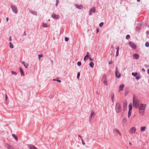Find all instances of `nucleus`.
Instances as JSON below:
<instances>
[{
	"mask_svg": "<svg viewBox=\"0 0 149 149\" xmlns=\"http://www.w3.org/2000/svg\"><path fill=\"white\" fill-rule=\"evenodd\" d=\"M121 108L120 104L118 102L116 103L115 106L116 112L117 113L120 112L121 111Z\"/></svg>",
	"mask_w": 149,
	"mask_h": 149,
	"instance_id": "nucleus-1",
	"label": "nucleus"
},
{
	"mask_svg": "<svg viewBox=\"0 0 149 149\" xmlns=\"http://www.w3.org/2000/svg\"><path fill=\"white\" fill-rule=\"evenodd\" d=\"M101 81L105 85L107 86L108 85L107 77L105 74H104L103 76Z\"/></svg>",
	"mask_w": 149,
	"mask_h": 149,
	"instance_id": "nucleus-2",
	"label": "nucleus"
},
{
	"mask_svg": "<svg viewBox=\"0 0 149 149\" xmlns=\"http://www.w3.org/2000/svg\"><path fill=\"white\" fill-rule=\"evenodd\" d=\"M11 8L13 13L15 14H17V8L15 5H12L11 6Z\"/></svg>",
	"mask_w": 149,
	"mask_h": 149,
	"instance_id": "nucleus-3",
	"label": "nucleus"
},
{
	"mask_svg": "<svg viewBox=\"0 0 149 149\" xmlns=\"http://www.w3.org/2000/svg\"><path fill=\"white\" fill-rule=\"evenodd\" d=\"M133 105L134 107L136 108H137L138 107V105L137 104V100L135 99V97L134 96L133 97Z\"/></svg>",
	"mask_w": 149,
	"mask_h": 149,
	"instance_id": "nucleus-4",
	"label": "nucleus"
},
{
	"mask_svg": "<svg viewBox=\"0 0 149 149\" xmlns=\"http://www.w3.org/2000/svg\"><path fill=\"white\" fill-rule=\"evenodd\" d=\"M146 105L144 104H141L139 107V110H144Z\"/></svg>",
	"mask_w": 149,
	"mask_h": 149,
	"instance_id": "nucleus-5",
	"label": "nucleus"
},
{
	"mask_svg": "<svg viewBox=\"0 0 149 149\" xmlns=\"http://www.w3.org/2000/svg\"><path fill=\"white\" fill-rule=\"evenodd\" d=\"M96 12V9L95 7H93L91 8L89 12V14L91 15L92 14V13H95Z\"/></svg>",
	"mask_w": 149,
	"mask_h": 149,
	"instance_id": "nucleus-6",
	"label": "nucleus"
},
{
	"mask_svg": "<svg viewBox=\"0 0 149 149\" xmlns=\"http://www.w3.org/2000/svg\"><path fill=\"white\" fill-rule=\"evenodd\" d=\"M136 132V128L134 127H132L129 130L130 134L135 133Z\"/></svg>",
	"mask_w": 149,
	"mask_h": 149,
	"instance_id": "nucleus-7",
	"label": "nucleus"
},
{
	"mask_svg": "<svg viewBox=\"0 0 149 149\" xmlns=\"http://www.w3.org/2000/svg\"><path fill=\"white\" fill-rule=\"evenodd\" d=\"M130 46V47L134 49H135L136 48V45L133 42H130L129 43Z\"/></svg>",
	"mask_w": 149,
	"mask_h": 149,
	"instance_id": "nucleus-8",
	"label": "nucleus"
},
{
	"mask_svg": "<svg viewBox=\"0 0 149 149\" xmlns=\"http://www.w3.org/2000/svg\"><path fill=\"white\" fill-rule=\"evenodd\" d=\"M113 130L114 133H116L117 134H119L120 136H122L121 133L118 129L115 128L113 129Z\"/></svg>",
	"mask_w": 149,
	"mask_h": 149,
	"instance_id": "nucleus-9",
	"label": "nucleus"
},
{
	"mask_svg": "<svg viewBox=\"0 0 149 149\" xmlns=\"http://www.w3.org/2000/svg\"><path fill=\"white\" fill-rule=\"evenodd\" d=\"M28 146L29 149H38L36 147L32 144H28Z\"/></svg>",
	"mask_w": 149,
	"mask_h": 149,
	"instance_id": "nucleus-10",
	"label": "nucleus"
},
{
	"mask_svg": "<svg viewBox=\"0 0 149 149\" xmlns=\"http://www.w3.org/2000/svg\"><path fill=\"white\" fill-rule=\"evenodd\" d=\"M52 17L54 19H59V15H56L54 14H53L52 15Z\"/></svg>",
	"mask_w": 149,
	"mask_h": 149,
	"instance_id": "nucleus-11",
	"label": "nucleus"
},
{
	"mask_svg": "<svg viewBox=\"0 0 149 149\" xmlns=\"http://www.w3.org/2000/svg\"><path fill=\"white\" fill-rule=\"evenodd\" d=\"M116 76L118 78H119L120 77V74L119 73V72H118V68H116Z\"/></svg>",
	"mask_w": 149,
	"mask_h": 149,
	"instance_id": "nucleus-12",
	"label": "nucleus"
},
{
	"mask_svg": "<svg viewBox=\"0 0 149 149\" xmlns=\"http://www.w3.org/2000/svg\"><path fill=\"white\" fill-rule=\"evenodd\" d=\"M94 115V111H91L89 116V120L91 122L92 120V117Z\"/></svg>",
	"mask_w": 149,
	"mask_h": 149,
	"instance_id": "nucleus-13",
	"label": "nucleus"
},
{
	"mask_svg": "<svg viewBox=\"0 0 149 149\" xmlns=\"http://www.w3.org/2000/svg\"><path fill=\"white\" fill-rule=\"evenodd\" d=\"M110 96L112 102L114 103L115 100L114 93H111V94Z\"/></svg>",
	"mask_w": 149,
	"mask_h": 149,
	"instance_id": "nucleus-14",
	"label": "nucleus"
},
{
	"mask_svg": "<svg viewBox=\"0 0 149 149\" xmlns=\"http://www.w3.org/2000/svg\"><path fill=\"white\" fill-rule=\"evenodd\" d=\"M75 6L76 8L78 9H82L83 8V6L81 5H79L78 4H76L75 5Z\"/></svg>",
	"mask_w": 149,
	"mask_h": 149,
	"instance_id": "nucleus-15",
	"label": "nucleus"
},
{
	"mask_svg": "<svg viewBox=\"0 0 149 149\" xmlns=\"http://www.w3.org/2000/svg\"><path fill=\"white\" fill-rule=\"evenodd\" d=\"M133 57L136 59H138L139 58V56L137 54H135L133 55Z\"/></svg>",
	"mask_w": 149,
	"mask_h": 149,
	"instance_id": "nucleus-16",
	"label": "nucleus"
},
{
	"mask_svg": "<svg viewBox=\"0 0 149 149\" xmlns=\"http://www.w3.org/2000/svg\"><path fill=\"white\" fill-rule=\"evenodd\" d=\"M124 87V84H121L119 86V90L120 91H123V88Z\"/></svg>",
	"mask_w": 149,
	"mask_h": 149,
	"instance_id": "nucleus-17",
	"label": "nucleus"
},
{
	"mask_svg": "<svg viewBox=\"0 0 149 149\" xmlns=\"http://www.w3.org/2000/svg\"><path fill=\"white\" fill-rule=\"evenodd\" d=\"M116 49H117V51H116V57L117 56H118L119 47H116Z\"/></svg>",
	"mask_w": 149,
	"mask_h": 149,
	"instance_id": "nucleus-18",
	"label": "nucleus"
},
{
	"mask_svg": "<svg viewBox=\"0 0 149 149\" xmlns=\"http://www.w3.org/2000/svg\"><path fill=\"white\" fill-rule=\"evenodd\" d=\"M139 112L140 114L143 116L145 113L144 110H139Z\"/></svg>",
	"mask_w": 149,
	"mask_h": 149,
	"instance_id": "nucleus-19",
	"label": "nucleus"
},
{
	"mask_svg": "<svg viewBox=\"0 0 149 149\" xmlns=\"http://www.w3.org/2000/svg\"><path fill=\"white\" fill-rule=\"evenodd\" d=\"M19 70L21 75L22 76L24 75V73L22 69L21 68H20Z\"/></svg>",
	"mask_w": 149,
	"mask_h": 149,
	"instance_id": "nucleus-20",
	"label": "nucleus"
},
{
	"mask_svg": "<svg viewBox=\"0 0 149 149\" xmlns=\"http://www.w3.org/2000/svg\"><path fill=\"white\" fill-rule=\"evenodd\" d=\"M122 122L123 125L125 124L127 122L126 119L125 118H124L122 120Z\"/></svg>",
	"mask_w": 149,
	"mask_h": 149,
	"instance_id": "nucleus-21",
	"label": "nucleus"
},
{
	"mask_svg": "<svg viewBox=\"0 0 149 149\" xmlns=\"http://www.w3.org/2000/svg\"><path fill=\"white\" fill-rule=\"evenodd\" d=\"M146 129L145 127H141V132H143Z\"/></svg>",
	"mask_w": 149,
	"mask_h": 149,
	"instance_id": "nucleus-22",
	"label": "nucleus"
},
{
	"mask_svg": "<svg viewBox=\"0 0 149 149\" xmlns=\"http://www.w3.org/2000/svg\"><path fill=\"white\" fill-rule=\"evenodd\" d=\"M30 13L32 14H33L36 15H37V12L35 11H30Z\"/></svg>",
	"mask_w": 149,
	"mask_h": 149,
	"instance_id": "nucleus-23",
	"label": "nucleus"
},
{
	"mask_svg": "<svg viewBox=\"0 0 149 149\" xmlns=\"http://www.w3.org/2000/svg\"><path fill=\"white\" fill-rule=\"evenodd\" d=\"M12 136L14 137L16 141H17L18 138L17 136L15 134H13L12 135Z\"/></svg>",
	"mask_w": 149,
	"mask_h": 149,
	"instance_id": "nucleus-24",
	"label": "nucleus"
},
{
	"mask_svg": "<svg viewBox=\"0 0 149 149\" xmlns=\"http://www.w3.org/2000/svg\"><path fill=\"white\" fill-rule=\"evenodd\" d=\"M129 110L130 111H132V103H130L129 105Z\"/></svg>",
	"mask_w": 149,
	"mask_h": 149,
	"instance_id": "nucleus-25",
	"label": "nucleus"
},
{
	"mask_svg": "<svg viewBox=\"0 0 149 149\" xmlns=\"http://www.w3.org/2000/svg\"><path fill=\"white\" fill-rule=\"evenodd\" d=\"M94 65V64L93 62H91L90 63V65L91 68H93Z\"/></svg>",
	"mask_w": 149,
	"mask_h": 149,
	"instance_id": "nucleus-26",
	"label": "nucleus"
},
{
	"mask_svg": "<svg viewBox=\"0 0 149 149\" xmlns=\"http://www.w3.org/2000/svg\"><path fill=\"white\" fill-rule=\"evenodd\" d=\"M10 47L11 48H13L14 47L12 43L11 42L9 43Z\"/></svg>",
	"mask_w": 149,
	"mask_h": 149,
	"instance_id": "nucleus-27",
	"label": "nucleus"
},
{
	"mask_svg": "<svg viewBox=\"0 0 149 149\" xmlns=\"http://www.w3.org/2000/svg\"><path fill=\"white\" fill-rule=\"evenodd\" d=\"M131 111L129 110L128 113V118H129L131 115Z\"/></svg>",
	"mask_w": 149,
	"mask_h": 149,
	"instance_id": "nucleus-28",
	"label": "nucleus"
},
{
	"mask_svg": "<svg viewBox=\"0 0 149 149\" xmlns=\"http://www.w3.org/2000/svg\"><path fill=\"white\" fill-rule=\"evenodd\" d=\"M42 26L43 27L45 28L47 27V24L45 23H43L42 24Z\"/></svg>",
	"mask_w": 149,
	"mask_h": 149,
	"instance_id": "nucleus-29",
	"label": "nucleus"
},
{
	"mask_svg": "<svg viewBox=\"0 0 149 149\" xmlns=\"http://www.w3.org/2000/svg\"><path fill=\"white\" fill-rule=\"evenodd\" d=\"M137 74V72H132V74L134 76H136Z\"/></svg>",
	"mask_w": 149,
	"mask_h": 149,
	"instance_id": "nucleus-30",
	"label": "nucleus"
},
{
	"mask_svg": "<svg viewBox=\"0 0 149 149\" xmlns=\"http://www.w3.org/2000/svg\"><path fill=\"white\" fill-rule=\"evenodd\" d=\"M11 73L12 74H14L15 75H17V73L15 72H14L13 71H12L11 72Z\"/></svg>",
	"mask_w": 149,
	"mask_h": 149,
	"instance_id": "nucleus-31",
	"label": "nucleus"
},
{
	"mask_svg": "<svg viewBox=\"0 0 149 149\" xmlns=\"http://www.w3.org/2000/svg\"><path fill=\"white\" fill-rule=\"evenodd\" d=\"M127 104L126 102L124 103L123 105L124 108H127Z\"/></svg>",
	"mask_w": 149,
	"mask_h": 149,
	"instance_id": "nucleus-32",
	"label": "nucleus"
},
{
	"mask_svg": "<svg viewBox=\"0 0 149 149\" xmlns=\"http://www.w3.org/2000/svg\"><path fill=\"white\" fill-rule=\"evenodd\" d=\"M88 55H86L85 56V57L84 58V60L85 62H86V58H88Z\"/></svg>",
	"mask_w": 149,
	"mask_h": 149,
	"instance_id": "nucleus-33",
	"label": "nucleus"
},
{
	"mask_svg": "<svg viewBox=\"0 0 149 149\" xmlns=\"http://www.w3.org/2000/svg\"><path fill=\"white\" fill-rule=\"evenodd\" d=\"M145 45L146 47H148L149 46V43L148 42H146Z\"/></svg>",
	"mask_w": 149,
	"mask_h": 149,
	"instance_id": "nucleus-34",
	"label": "nucleus"
},
{
	"mask_svg": "<svg viewBox=\"0 0 149 149\" xmlns=\"http://www.w3.org/2000/svg\"><path fill=\"white\" fill-rule=\"evenodd\" d=\"M81 62L80 61H78L77 63V64L78 66H80L81 65Z\"/></svg>",
	"mask_w": 149,
	"mask_h": 149,
	"instance_id": "nucleus-35",
	"label": "nucleus"
},
{
	"mask_svg": "<svg viewBox=\"0 0 149 149\" xmlns=\"http://www.w3.org/2000/svg\"><path fill=\"white\" fill-rule=\"evenodd\" d=\"M24 66L26 68H27L28 66V64H24Z\"/></svg>",
	"mask_w": 149,
	"mask_h": 149,
	"instance_id": "nucleus-36",
	"label": "nucleus"
},
{
	"mask_svg": "<svg viewBox=\"0 0 149 149\" xmlns=\"http://www.w3.org/2000/svg\"><path fill=\"white\" fill-rule=\"evenodd\" d=\"M103 24H104V23L103 22H101L99 24V26L101 27H102L103 26Z\"/></svg>",
	"mask_w": 149,
	"mask_h": 149,
	"instance_id": "nucleus-37",
	"label": "nucleus"
},
{
	"mask_svg": "<svg viewBox=\"0 0 149 149\" xmlns=\"http://www.w3.org/2000/svg\"><path fill=\"white\" fill-rule=\"evenodd\" d=\"M130 37V36L129 35H127L126 37V38L127 39H128Z\"/></svg>",
	"mask_w": 149,
	"mask_h": 149,
	"instance_id": "nucleus-38",
	"label": "nucleus"
},
{
	"mask_svg": "<svg viewBox=\"0 0 149 149\" xmlns=\"http://www.w3.org/2000/svg\"><path fill=\"white\" fill-rule=\"evenodd\" d=\"M43 56V55L42 54H39L38 55V58H39V60L40 59V58L42 57Z\"/></svg>",
	"mask_w": 149,
	"mask_h": 149,
	"instance_id": "nucleus-39",
	"label": "nucleus"
},
{
	"mask_svg": "<svg viewBox=\"0 0 149 149\" xmlns=\"http://www.w3.org/2000/svg\"><path fill=\"white\" fill-rule=\"evenodd\" d=\"M53 80L54 81H57L58 82H59V83L61 82V81L60 80L58 79H54Z\"/></svg>",
	"mask_w": 149,
	"mask_h": 149,
	"instance_id": "nucleus-40",
	"label": "nucleus"
},
{
	"mask_svg": "<svg viewBox=\"0 0 149 149\" xmlns=\"http://www.w3.org/2000/svg\"><path fill=\"white\" fill-rule=\"evenodd\" d=\"M128 91H126L125 92V95H127L128 94Z\"/></svg>",
	"mask_w": 149,
	"mask_h": 149,
	"instance_id": "nucleus-41",
	"label": "nucleus"
},
{
	"mask_svg": "<svg viewBox=\"0 0 149 149\" xmlns=\"http://www.w3.org/2000/svg\"><path fill=\"white\" fill-rule=\"evenodd\" d=\"M80 75V73L79 72L78 73L77 77L78 79H79V77Z\"/></svg>",
	"mask_w": 149,
	"mask_h": 149,
	"instance_id": "nucleus-42",
	"label": "nucleus"
},
{
	"mask_svg": "<svg viewBox=\"0 0 149 149\" xmlns=\"http://www.w3.org/2000/svg\"><path fill=\"white\" fill-rule=\"evenodd\" d=\"M141 77L139 76H137L136 77V79H139Z\"/></svg>",
	"mask_w": 149,
	"mask_h": 149,
	"instance_id": "nucleus-43",
	"label": "nucleus"
},
{
	"mask_svg": "<svg viewBox=\"0 0 149 149\" xmlns=\"http://www.w3.org/2000/svg\"><path fill=\"white\" fill-rule=\"evenodd\" d=\"M69 40V38L67 37H66L65 38V41L66 42L68 41Z\"/></svg>",
	"mask_w": 149,
	"mask_h": 149,
	"instance_id": "nucleus-44",
	"label": "nucleus"
},
{
	"mask_svg": "<svg viewBox=\"0 0 149 149\" xmlns=\"http://www.w3.org/2000/svg\"><path fill=\"white\" fill-rule=\"evenodd\" d=\"M58 2H59L58 1L56 0V6H57L58 5Z\"/></svg>",
	"mask_w": 149,
	"mask_h": 149,
	"instance_id": "nucleus-45",
	"label": "nucleus"
},
{
	"mask_svg": "<svg viewBox=\"0 0 149 149\" xmlns=\"http://www.w3.org/2000/svg\"><path fill=\"white\" fill-rule=\"evenodd\" d=\"M22 36H26V31H24V33L23 34H22Z\"/></svg>",
	"mask_w": 149,
	"mask_h": 149,
	"instance_id": "nucleus-46",
	"label": "nucleus"
},
{
	"mask_svg": "<svg viewBox=\"0 0 149 149\" xmlns=\"http://www.w3.org/2000/svg\"><path fill=\"white\" fill-rule=\"evenodd\" d=\"M81 141H82V143L84 145L85 144V143L83 141V139H81Z\"/></svg>",
	"mask_w": 149,
	"mask_h": 149,
	"instance_id": "nucleus-47",
	"label": "nucleus"
},
{
	"mask_svg": "<svg viewBox=\"0 0 149 149\" xmlns=\"http://www.w3.org/2000/svg\"><path fill=\"white\" fill-rule=\"evenodd\" d=\"M112 63V61H109V65H110V64H111Z\"/></svg>",
	"mask_w": 149,
	"mask_h": 149,
	"instance_id": "nucleus-48",
	"label": "nucleus"
},
{
	"mask_svg": "<svg viewBox=\"0 0 149 149\" xmlns=\"http://www.w3.org/2000/svg\"><path fill=\"white\" fill-rule=\"evenodd\" d=\"M9 40L11 41L12 40V38H11V36H10V37H9Z\"/></svg>",
	"mask_w": 149,
	"mask_h": 149,
	"instance_id": "nucleus-49",
	"label": "nucleus"
},
{
	"mask_svg": "<svg viewBox=\"0 0 149 149\" xmlns=\"http://www.w3.org/2000/svg\"><path fill=\"white\" fill-rule=\"evenodd\" d=\"M142 71H143L144 72H145V69L143 68H142Z\"/></svg>",
	"mask_w": 149,
	"mask_h": 149,
	"instance_id": "nucleus-50",
	"label": "nucleus"
},
{
	"mask_svg": "<svg viewBox=\"0 0 149 149\" xmlns=\"http://www.w3.org/2000/svg\"><path fill=\"white\" fill-rule=\"evenodd\" d=\"M96 31H97V33L99 32V30L98 29H96Z\"/></svg>",
	"mask_w": 149,
	"mask_h": 149,
	"instance_id": "nucleus-51",
	"label": "nucleus"
},
{
	"mask_svg": "<svg viewBox=\"0 0 149 149\" xmlns=\"http://www.w3.org/2000/svg\"><path fill=\"white\" fill-rule=\"evenodd\" d=\"M78 136L79 137H80V138H81V139H82V137H81V135H78Z\"/></svg>",
	"mask_w": 149,
	"mask_h": 149,
	"instance_id": "nucleus-52",
	"label": "nucleus"
},
{
	"mask_svg": "<svg viewBox=\"0 0 149 149\" xmlns=\"http://www.w3.org/2000/svg\"><path fill=\"white\" fill-rule=\"evenodd\" d=\"M5 98H6V100H7V95L6 94L5 95Z\"/></svg>",
	"mask_w": 149,
	"mask_h": 149,
	"instance_id": "nucleus-53",
	"label": "nucleus"
},
{
	"mask_svg": "<svg viewBox=\"0 0 149 149\" xmlns=\"http://www.w3.org/2000/svg\"><path fill=\"white\" fill-rule=\"evenodd\" d=\"M89 59L90 61H93V59L92 58H89Z\"/></svg>",
	"mask_w": 149,
	"mask_h": 149,
	"instance_id": "nucleus-54",
	"label": "nucleus"
},
{
	"mask_svg": "<svg viewBox=\"0 0 149 149\" xmlns=\"http://www.w3.org/2000/svg\"><path fill=\"white\" fill-rule=\"evenodd\" d=\"M21 63L22 64H23L24 65V64H25V62H21Z\"/></svg>",
	"mask_w": 149,
	"mask_h": 149,
	"instance_id": "nucleus-55",
	"label": "nucleus"
},
{
	"mask_svg": "<svg viewBox=\"0 0 149 149\" xmlns=\"http://www.w3.org/2000/svg\"><path fill=\"white\" fill-rule=\"evenodd\" d=\"M145 66H146V67H149V65H146V64L145 65Z\"/></svg>",
	"mask_w": 149,
	"mask_h": 149,
	"instance_id": "nucleus-56",
	"label": "nucleus"
},
{
	"mask_svg": "<svg viewBox=\"0 0 149 149\" xmlns=\"http://www.w3.org/2000/svg\"><path fill=\"white\" fill-rule=\"evenodd\" d=\"M86 54H87L86 55H88H88L89 54V53L88 52H87L86 53Z\"/></svg>",
	"mask_w": 149,
	"mask_h": 149,
	"instance_id": "nucleus-57",
	"label": "nucleus"
},
{
	"mask_svg": "<svg viewBox=\"0 0 149 149\" xmlns=\"http://www.w3.org/2000/svg\"><path fill=\"white\" fill-rule=\"evenodd\" d=\"M147 72L148 74H149V69L148 70Z\"/></svg>",
	"mask_w": 149,
	"mask_h": 149,
	"instance_id": "nucleus-58",
	"label": "nucleus"
},
{
	"mask_svg": "<svg viewBox=\"0 0 149 149\" xmlns=\"http://www.w3.org/2000/svg\"><path fill=\"white\" fill-rule=\"evenodd\" d=\"M6 19V21L7 22H8V17H7Z\"/></svg>",
	"mask_w": 149,
	"mask_h": 149,
	"instance_id": "nucleus-59",
	"label": "nucleus"
},
{
	"mask_svg": "<svg viewBox=\"0 0 149 149\" xmlns=\"http://www.w3.org/2000/svg\"><path fill=\"white\" fill-rule=\"evenodd\" d=\"M129 144L131 145H132V143H131L130 142H129Z\"/></svg>",
	"mask_w": 149,
	"mask_h": 149,
	"instance_id": "nucleus-60",
	"label": "nucleus"
},
{
	"mask_svg": "<svg viewBox=\"0 0 149 149\" xmlns=\"http://www.w3.org/2000/svg\"><path fill=\"white\" fill-rule=\"evenodd\" d=\"M137 2H139L140 1V0H137Z\"/></svg>",
	"mask_w": 149,
	"mask_h": 149,
	"instance_id": "nucleus-61",
	"label": "nucleus"
},
{
	"mask_svg": "<svg viewBox=\"0 0 149 149\" xmlns=\"http://www.w3.org/2000/svg\"><path fill=\"white\" fill-rule=\"evenodd\" d=\"M147 34H148L149 33V32L148 31H147Z\"/></svg>",
	"mask_w": 149,
	"mask_h": 149,
	"instance_id": "nucleus-62",
	"label": "nucleus"
},
{
	"mask_svg": "<svg viewBox=\"0 0 149 149\" xmlns=\"http://www.w3.org/2000/svg\"><path fill=\"white\" fill-rule=\"evenodd\" d=\"M51 62H52V63H53V62H52V60H51Z\"/></svg>",
	"mask_w": 149,
	"mask_h": 149,
	"instance_id": "nucleus-63",
	"label": "nucleus"
},
{
	"mask_svg": "<svg viewBox=\"0 0 149 149\" xmlns=\"http://www.w3.org/2000/svg\"><path fill=\"white\" fill-rule=\"evenodd\" d=\"M111 55H112V54H111Z\"/></svg>",
	"mask_w": 149,
	"mask_h": 149,
	"instance_id": "nucleus-64",
	"label": "nucleus"
}]
</instances>
